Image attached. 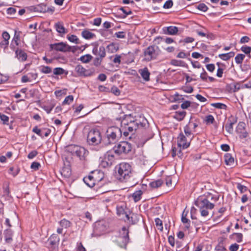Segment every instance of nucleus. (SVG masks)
<instances>
[{
    "label": "nucleus",
    "instance_id": "1",
    "mask_svg": "<svg viewBox=\"0 0 251 251\" xmlns=\"http://www.w3.org/2000/svg\"><path fill=\"white\" fill-rule=\"evenodd\" d=\"M220 195L217 192H208L199 197L195 201V204L199 209L201 217L209 218L213 215L212 210L219 200Z\"/></svg>",
    "mask_w": 251,
    "mask_h": 251
},
{
    "label": "nucleus",
    "instance_id": "2",
    "mask_svg": "<svg viewBox=\"0 0 251 251\" xmlns=\"http://www.w3.org/2000/svg\"><path fill=\"white\" fill-rule=\"evenodd\" d=\"M148 123L146 119L141 115L133 116L132 115H126L121 121V129L124 135L126 137L129 132H132L137 129L143 127Z\"/></svg>",
    "mask_w": 251,
    "mask_h": 251
},
{
    "label": "nucleus",
    "instance_id": "3",
    "mask_svg": "<svg viewBox=\"0 0 251 251\" xmlns=\"http://www.w3.org/2000/svg\"><path fill=\"white\" fill-rule=\"evenodd\" d=\"M116 176L121 181L128 179L131 175V166L127 163L123 162L116 167Z\"/></svg>",
    "mask_w": 251,
    "mask_h": 251
},
{
    "label": "nucleus",
    "instance_id": "4",
    "mask_svg": "<svg viewBox=\"0 0 251 251\" xmlns=\"http://www.w3.org/2000/svg\"><path fill=\"white\" fill-rule=\"evenodd\" d=\"M122 132V129L117 126L109 127L106 133V137L105 139V144L110 145L115 143L121 137Z\"/></svg>",
    "mask_w": 251,
    "mask_h": 251
},
{
    "label": "nucleus",
    "instance_id": "5",
    "mask_svg": "<svg viewBox=\"0 0 251 251\" xmlns=\"http://www.w3.org/2000/svg\"><path fill=\"white\" fill-rule=\"evenodd\" d=\"M69 150L73 155L78 157L80 160H85L88 153L84 148L74 145L69 146Z\"/></svg>",
    "mask_w": 251,
    "mask_h": 251
},
{
    "label": "nucleus",
    "instance_id": "6",
    "mask_svg": "<svg viewBox=\"0 0 251 251\" xmlns=\"http://www.w3.org/2000/svg\"><path fill=\"white\" fill-rule=\"evenodd\" d=\"M117 156H119L122 153H127L131 151L132 145L127 142H121L115 146L113 149Z\"/></svg>",
    "mask_w": 251,
    "mask_h": 251
},
{
    "label": "nucleus",
    "instance_id": "7",
    "mask_svg": "<svg viewBox=\"0 0 251 251\" xmlns=\"http://www.w3.org/2000/svg\"><path fill=\"white\" fill-rule=\"evenodd\" d=\"M128 233V230L126 227H123L122 231H120V236L115 240V242L121 248H126L129 240Z\"/></svg>",
    "mask_w": 251,
    "mask_h": 251
},
{
    "label": "nucleus",
    "instance_id": "8",
    "mask_svg": "<svg viewBox=\"0 0 251 251\" xmlns=\"http://www.w3.org/2000/svg\"><path fill=\"white\" fill-rule=\"evenodd\" d=\"M101 141V136L99 130H90L87 135V142L91 145H98Z\"/></svg>",
    "mask_w": 251,
    "mask_h": 251
},
{
    "label": "nucleus",
    "instance_id": "9",
    "mask_svg": "<svg viewBox=\"0 0 251 251\" xmlns=\"http://www.w3.org/2000/svg\"><path fill=\"white\" fill-rule=\"evenodd\" d=\"M118 156L113 149L107 151L104 154L103 160L101 162V166L104 168L111 166Z\"/></svg>",
    "mask_w": 251,
    "mask_h": 251
},
{
    "label": "nucleus",
    "instance_id": "10",
    "mask_svg": "<svg viewBox=\"0 0 251 251\" xmlns=\"http://www.w3.org/2000/svg\"><path fill=\"white\" fill-rule=\"evenodd\" d=\"M192 139L187 137L183 133H180L177 139V146L180 148L179 152L181 153V149L188 148L190 145Z\"/></svg>",
    "mask_w": 251,
    "mask_h": 251
},
{
    "label": "nucleus",
    "instance_id": "11",
    "mask_svg": "<svg viewBox=\"0 0 251 251\" xmlns=\"http://www.w3.org/2000/svg\"><path fill=\"white\" fill-rule=\"evenodd\" d=\"M158 47L150 46L144 51L145 59L149 61L156 58L158 55Z\"/></svg>",
    "mask_w": 251,
    "mask_h": 251
},
{
    "label": "nucleus",
    "instance_id": "12",
    "mask_svg": "<svg viewBox=\"0 0 251 251\" xmlns=\"http://www.w3.org/2000/svg\"><path fill=\"white\" fill-rule=\"evenodd\" d=\"M75 71L79 76H89L92 75L94 74V71L86 70L81 65H76Z\"/></svg>",
    "mask_w": 251,
    "mask_h": 251
},
{
    "label": "nucleus",
    "instance_id": "13",
    "mask_svg": "<svg viewBox=\"0 0 251 251\" xmlns=\"http://www.w3.org/2000/svg\"><path fill=\"white\" fill-rule=\"evenodd\" d=\"M34 11L38 12L52 13L54 11L53 6L47 7L46 4L41 3L34 7Z\"/></svg>",
    "mask_w": 251,
    "mask_h": 251
},
{
    "label": "nucleus",
    "instance_id": "14",
    "mask_svg": "<svg viewBox=\"0 0 251 251\" xmlns=\"http://www.w3.org/2000/svg\"><path fill=\"white\" fill-rule=\"evenodd\" d=\"M51 47L54 50L62 52H67L71 50V47L62 42L51 45Z\"/></svg>",
    "mask_w": 251,
    "mask_h": 251
},
{
    "label": "nucleus",
    "instance_id": "15",
    "mask_svg": "<svg viewBox=\"0 0 251 251\" xmlns=\"http://www.w3.org/2000/svg\"><path fill=\"white\" fill-rule=\"evenodd\" d=\"M20 42V33L15 30L14 36L11 41L10 45V48L13 50H16L18 49L17 47L19 46Z\"/></svg>",
    "mask_w": 251,
    "mask_h": 251
},
{
    "label": "nucleus",
    "instance_id": "16",
    "mask_svg": "<svg viewBox=\"0 0 251 251\" xmlns=\"http://www.w3.org/2000/svg\"><path fill=\"white\" fill-rule=\"evenodd\" d=\"M126 217L127 222L132 225L137 224L139 220V216L132 212H129L128 214L126 213Z\"/></svg>",
    "mask_w": 251,
    "mask_h": 251
},
{
    "label": "nucleus",
    "instance_id": "17",
    "mask_svg": "<svg viewBox=\"0 0 251 251\" xmlns=\"http://www.w3.org/2000/svg\"><path fill=\"white\" fill-rule=\"evenodd\" d=\"M163 31L165 34L174 35L177 34L178 31V29L176 26H170L168 27H164L163 28Z\"/></svg>",
    "mask_w": 251,
    "mask_h": 251
},
{
    "label": "nucleus",
    "instance_id": "18",
    "mask_svg": "<svg viewBox=\"0 0 251 251\" xmlns=\"http://www.w3.org/2000/svg\"><path fill=\"white\" fill-rule=\"evenodd\" d=\"M139 73L141 75L143 79L146 82L149 81L150 79V73L147 67L140 69L138 70Z\"/></svg>",
    "mask_w": 251,
    "mask_h": 251
},
{
    "label": "nucleus",
    "instance_id": "19",
    "mask_svg": "<svg viewBox=\"0 0 251 251\" xmlns=\"http://www.w3.org/2000/svg\"><path fill=\"white\" fill-rule=\"evenodd\" d=\"M50 245L52 247L57 246L59 242V238L56 234H52L48 240Z\"/></svg>",
    "mask_w": 251,
    "mask_h": 251
},
{
    "label": "nucleus",
    "instance_id": "20",
    "mask_svg": "<svg viewBox=\"0 0 251 251\" xmlns=\"http://www.w3.org/2000/svg\"><path fill=\"white\" fill-rule=\"evenodd\" d=\"M16 57L19 60L22 61L26 60L27 58V55L24 51L20 49H17L15 50Z\"/></svg>",
    "mask_w": 251,
    "mask_h": 251
},
{
    "label": "nucleus",
    "instance_id": "21",
    "mask_svg": "<svg viewBox=\"0 0 251 251\" xmlns=\"http://www.w3.org/2000/svg\"><path fill=\"white\" fill-rule=\"evenodd\" d=\"M55 28L58 33L60 34H65L67 33L68 30L64 26L63 24L61 22H58L55 24Z\"/></svg>",
    "mask_w": 251,
    "mask_h": 251
},
{
    "label": "nucleus",
    "instance_id": "22",
    "mask_svg": "<svg viewBox=\"0 0 251 251\" xmlns=\"http://www.w3.org/2000/svg\"><path fill=\"white\" fill-rule=\"evenodd\" d=\"M61 174L62 176L66 178L69 177L72 174L70 167L69 166H65L63 167L61 171Z\"/></svg>",
    "mask_w": 251,
    "mask_h": 251
},
{
    "label": "nucleus",
    "instance_id": "23",
    "mask_svg": "<svg viewBox=\"0 0 251 251\" xmlns=\"http://www.w3.org/2000/svg\"><path fill=\"white\" fill-rule=\"evenodd\" d=\"M235 55V53L233 51H230L226 53H223L219 54L218 56L221 59L226 61L230 58L233 57Z\"/></svg>",
    "mask_w": 251,
    "mask_h": 251
},
{
    "label": "nucleus",
    "instance_id": "24",
    "mask_svg": "<svg viewBox=\"0 0 251 251\" xmlns=\"http://www.w3.org/2000/svg\"><path fill=\"white\" fill-rule=\"evenodd\" d=\"M163 181L161 179H158L150 183V186L152 189H156L160 187L163 184Z\"/></svg>",
    "mask_w": 251,
    "mask_h": 251
},
{
    "label": "nucleus",
    "instance_id": "25",
    "mask_svg": "<svg viewBox=\"0 0 251 251\" xmlns=\"http://www.w3.org/2000/svg\"><path fill=\"white\" fill-rule=\"evenodd\" d=\"M81 35L86 39H92L95 36L94 33L87 30H83L81 33Z\"/></svg>",
    "mask_w": 251,
    "mask_h": 251
},
{
    "label": "nucleus",
    "instance_id": "26",
    "mask_svg": "<svg viewBox=\"0 0 251 251\" xmlns=\"http://www.w3.org/2000/svg\"><path fill=\"white\" fill-rule=\"evenodd\" d=\"M184 131L185 133V135L188 137L189 138H190L191 139H192L194 136L192 135V132L193 130L190 128V127L189 126H186L184 127Z\"/></svg>",
    "mask_w": 251,
    "mask_h": 251
},
{
    "label": "nucleus",
    "instance_id": "27",
    "mask_svg": "<svg viewBox=\"0 0 251 251\" xmlns=\"http://www.w3.org/2000/svg\"><path fill=\"white\" fill-rule=\"evenodd\" d=\"M225 161L227 165H231L234 163V158L229 153H226L225 155Z\"/></svg>",
    "mask_w": 251,
    "mask_h": 251
},
{
    "label": "nucleus",
    "instance_id": "28",
    "mask_svg": "<svg viewBox=\"0 0 251 251\" xmlns=\"http://www.w3.org/2000/svg\"><path fill=\"white\" fill-rule=\"evenodd\" d=\"M92 59V56L89 54H85L84 55L81 56L79 60H80L83 63H87L89 62L91 59Z\"/></svg>",
    "mask_w": 251,
    "mask_h": 251
},
{
    "label": "nucleus",
    "instance_id": "29",
    "mask_svg": "<svg viewBox=\"0 0 251 251\" xmlns=\"http://www.w3.org/2000/svg\"><path fill=\"white\" fill-rule=\"evenodd\" d=\"M142 194L143 193L141 190L136 191L133 194L132 197L135 202L140 200Z\"/></svg>",
    "mask_w": 251,
    "mask_h": 251
},
{
    "label": "nucleus",
    "instance_id": "30",
    "mask_svg": "<svg viewBox=\"0 0 251 251\" xmlns=\"http://www.w3.org/2000/svg\"><path fill=\"white\" fill-rule=\"evenodd\" d=\"M171 64L175 66H182L184 67L185 63L182 60H178L176 59H173L171 61Z\"/></svg>",
    "mask_w": 251,
    "mask_h": 251
},
{
    "label": "nucleus",
    "instance_id": "31",
    "mask_svg": "<svg viewBox=\"0 0 251 251\" xmlns=\"http://www.w3.org/2000/svg\"><path fill=\"white\" fill-rule=\"evenodd\" d=\"M118 49L117 46L114 43L109 44L107 46V50L108 52L110 53H113L116 52Z\"/></svg>",
    "mask_w": 251,
    "mask_h": 251
},
{
    "label": "nucleus",
    "instance_id": "32",
    "mask_svg": "<svg viewBox=\"0 0 251 251\" xmlns=\"http://www.w3.org/2000/svg\"><path fill=\"white\" fill-rule=\"evenodd\" d=\"M185 115H186V112L185 111H178V112H176L175 117L178 121H181L184 119V118L185 116Z\"/></svg>",
    "mask_w": 251,
    "mask_h": 251
},
{
    "label": "nucleus",
    "instance_id": "33",
    "mask_svg": "<svg viewBox=\"0 0 251 251\" xmlns=\"http://www.w3.org/2000/svg\"><path fill=\"white\" fill-rule=\"evenodd\" d=\"M97 55H99L100 56L99 58L102 59L106 55L105 49L103 46L100 47L99 49V51Z\"/></svg>",
    "mask_w": 251,
    "mask_h": 251
},
{
    "label": "nucleus",
    "instance_id": "34",
    "mask_svg": "<svg viewBox=\"0 0 251 251\" xmlns=\"http://www.w3.org/2000/svg\"><path fill=\"white\" fill-rule=\"evenodd\" d=\"M155 40H158L159 41H164L166 44H171L174 42V40L170 38V37H167L166 38H164L161 37H157L155 38Z\"/></svg>",
    "mask_w": 251,
    "mask_h": 251
},
{
    "label": "nucleus",
    "instance_id": "35",
    "mask_svg": "<svg viewBox=\"0 0 251 251\" xmlns=\"http://www.w3.org/2000/svg\"><path fill=\"white\" fill-rule=\"evenodd\" d=\"M60 225L65 228H67L70 226H71V223L69 221L63 219L62 220H61L59 222Z\"/></svg>",
    "mask_w": 251,
    "mask_h": 251
},
{
    "label": "nucleus",
    "instance_id": "36",
    "mask_svg": "<svg viewBox=\"0 0 251 251\" xmlns=\"http://www.w3.org/2000/svg\"><path fill=\"white\" fill-rule=\"evenodd\" d=\"M211 105L215 108L220 109H226V105L222 103H212L211 104Z\"/></svg>",
    "mask_w": 251,
    "mask_h": 251
},
{
    "label": "nucleus",
    "instance_id": "37",
    "mask_svg": "<svg viewBox=\"0 0 251 251\" xmlns=\"http://www.w3.org/2000/svg\"><path fill=\"white\" fill-rule=\"evenodd\" d=\"M186 214H184V211L182 213L181 221L183 223L186 224L185 227L189 228L190 226V220L186 218Z\"/></svg>",
    "mask_w": 251,
    "mask_h": 251
},
{
    "label": "nucleus",
    "instance_id": "38",
    "mask_svg": "<svg viewBox=\"0 0 251 251\" xmlns=\"http://www.w3.org/2000/svg\"><path fill=\"white\" fill-rule=\"evenodd\" d=\"M245 57L243 54H238L235 57V60L237 64H241Z\"/></svg>",
    "mask_w": 251,
    "mask_h": 251
},
{
    "label": "nucleus",
    "instance_id": "39",
    "mask_svg": "<svg viewBox=\"0 0 251 251\" xmlns=\"http://www.w3.org/2000/svg\"><path fill=\"white\" fill-rule=\"evenodd\" d=\"M155 223L158 229L162 231L163 228L162 221L159 218H157L155 219Z\"/></svg>",
    "mask_w": 251,
    "mask_h": 251
},
{
    "label": "nucleus",
    "instance_id": "40",
    "mask_svg": "<svg viewBox=\"0 0 251 251\" xmlns=\"http://www.w3.org/2000/svg\"><path fill=\"white\" fill-rule=\"evenodd\" d=\"M0 119L3 122L4 125H8L9 117L6 115L0 113Z\"/></svg>",
    "mask_w": 251,
    "mask_h": 251
},
{
    "label": "nucleus",
    "instance_id": "41",
    "mask_svg": "<svg viewBox=\"0 0 251 251\" xmlns=\"http://www.w3.org/2000/svg\"><path fill=\"white\" fill-rule=\"evenodd\" d=\"M215 121L214 117L211 115H209L205 117V122L206 124H213Z\"/></svg>",
    "mask_w": 251,
    "mask_h": 251
},
{
    "label": "nucleus",
    "instance_id": "42",
    "mask_svg": "<svg viewBox=\"0 0 251 251\" xmlns=\"http://www.w3.org/2000/svg\"><path fill=\"white\" fill-rule=\"evenodd\" d=\"M73 100H74V97L73 96H72V95L68 96L65 99V100L63 101V104H70L73 101Z\"/></svg>",
    "mask_w": 251,
    "mask_h": 251
},
{
    "label": "nucleus",
    "instance_id": "43",
    "mask_svg": "<svg viewBox=\"0 0 251 251\" xmlns=\"http://www.w3.org/2000/svg\"><path fill=\"white\" fill-rule=\"evenodd\" d=\"M241 50L245 53L249 54V56H250V54L251 51V47L247 46H242L241 48Z\"/></svg>",
    "mask_w": 251,
    "mask_h": 251
},
{
    "label": "nucleus",
    "instance_id": "44",
    "mask_svg": "<svg viewBox=\"0 0 251 251\" xmlns=\"http://www.w3.org/2000/svg\"><path fill=\"white\" fill-rule=\"evenodd\" d=\"M67 39L71 42L77 43L78 39L76 36L74 35H68Z\"/></svg>",
    "mask_w": 251,
    "mask_h": 251
},
{
    "label": "nucleus",
    "instance_id": "45",
    "mask_svg": "<svg viewBox=\"0 0 251 251\" xmlns=\"http://www.w3.org/2000/svg\"><path fill=\"white\" fill-rule=\"evenodd\" d=\"M40 71L42 73L47 74L51 72V69L49 66H42Z\"/></svg>",
    "mask_w": 251,
    "mask_h": 251
},
{
    "label": "nucleus",
    "instance_id": "46",
    "mask_svg": "<svg viewBox=\"0 0 251 251\" xmlns=\"http://www.w3.org/2000/svg\"><path fill=\"white\" fill-rule=\"evenodd\" d=\"M235 236V239L238 243H240L242 241L243 234L241 233H235L233 234Z\"/></svg>",
    "mask_w": 251,
    "mask_h": 251
},
{
    "label": "nucleus",
    "instance_id": "47",
    "mask_svg": "<svg viewBox=\"0 0 251 251\" xmlns=\"http://www.w3.org/2000/svg\"><path fill=\"white\" fill-rule=\"evenodd\" d=\"M64 72V70L61 68H55L53 70V74L55 75H61Z\"/></svg>",
    "mask_w": 251,
    "mask_h": 251
},
{
    "label": "nucleus",
    "instance_id": "48",
    "mask_svg": "<svg viewBox=\"0 0 251 251\" xmlns=\"http://www.w3.org/2000/svg\"><path fill=\"white\" fill-rule=\"evenodd\" d=\"M195 31L197 33V34L200 36H201L203 37L207 36V32L205 29H204V30H200L199 29H197L195 30Z\"/></svg>",
    "mask_w": 251,
    "mask_h": 251
},
{
    "label": "nucleus",
    "instance_id": "49",
    "mask_svg": "<svg viewBox=\"0 0 251 251\" xmlns=\"http://www.w3.org/2000/svg\"><path fill=\"white\" fill-rule=\"evenodd\" d=\"M110 91L115 96H119L120 95V91L116 86H113Z\"/></svg>",
    "mask_w": 251,
    "mask_h": 251
},
{
    "label": "nucleus",
    "instance_id": "50",
    "mask_svg": "<svg viewBox=\"0 0 251 251\" xmlns=\"http://www.w3.org/2000/svg\"><path fill=\"white\" fill-rule=\"evenodd\" d=\"M202 73H201L200 75V77L202 80L207 81L208 77L207 74L204 68H202Z\"/></svg>",
    "mask_w": 251,
    "mask_h": 251
},
{
    "label": "nucleus",
    "instance_id": "51",
    "mask_svg": "<svg viewBox=\"0 0 251 251\" xmlns=\"http://www.w3.org/2000/svg\"><path fill=\"white\" fill-rule=\"evenodd\" d=\"M233 123H229V124H227L225 126V128L226 130L228 132V133H231L233 131Z\"/></svg>",
    "mask_w": 251,
    "mask_h": 251
},
{
    "label": "nucleus",
    "instance_id": "52",
    "mask_svg": "<svg viewBox=\"0 0 251 251\" xmlns=\"http://www.w3.org/2000/svg\"><path fill=\"white\" fill-rule=\"evenodd\" d=\"M117 213L119 216H121L124 214L126 215V213H127L125 211V210L122 206H118L117 207Z\"/></svg>",
    "mask_w": 251,
    "mask_h": 251
},
{
    "label": "nucleus",
    "instance_id": "53",
    "mask_svg": "<svg viewBox=\"0 0 251 251\" xmlns=\"http://www.w3.org/2000/svg\"><path fill=\"white\" fill-rule=\"evenodd\" d=\"M32 131L34 132L35 133L37 134L39 136H41V137H43V135L42 134V130L38 128L37 126L34 127V128L32 129Z\"/></svg>",
    "mask_w": 251,
    "mask_h": 251
},
{
    "label": "nucleus",
    "instance_id": "54",
    "mask_svg": "<svg viewBox=\"0 0 251 251\" xmlns=\"http://www.w3.org/2000/svg\"><path fill=\"white\" fill-rule=\"evenodd\" d=\"M173 2L172 0H168L164 4L163 8L165 9L170 8L172 7Z\"/></svg>",
    "mask_w": 251,
    "mask_h": 251
},
{
    "label": "nucleus",
    "instance_id": "55",
    "mask_svg": "<svg viewBox=\"0 0 251 251\" xmlns=\"http://www.w3.org/2000/svg\"><path fill=\"white\" fill-rule=\"evenodd\" d=\"M197 7H198V9H199L201 11H202L203 12L206 11L208 9L207 6L204 3L199 4Z\"/></svg>",
    "mask_w": 251,
    "mask_h": 251
},
{
    "label": "nucleus",
    "instance_id": "56",
    "mask_svg": "<svg viewBox=\"0 0 251 251\" xmlns=\"http://www.w3.org/2000/svg\"><path fill=\"white\" fill-rule=\"evenodd\" d=\"M102 59L99 57L95 58L93 61V64L96 67L99 66L101 64Z\"/></svg>",
    "mask_w": 251,
    "mask_h": 251
},
{
    "label": "nucleus",
    "instance_id": "57",
    "mask_svg": "<svg viewBox=\"0 0 251 251\" xmlns=\"http://www.w3.org/2000/svg\"><path fill=\"white\" fill-rule=\"evenodd\" d=\"M8 45H9V41H6L5 40H2L0 43V47L1 48L3 49L4 50L7 49Z\"/></svg>",
    "mask_w": 251,
    "mask_h": 251
},
{
    "label": "nucleus",
    "instance_id": "58",
    "mask_svg": "<svg viewBox=\"0 0 251 251\" xmlns=\"http://www.w3.org/2000/svg\"><path fill=\"white\" fill-rule=\"evenodd\" d=\"M2 37L3 40L9 41L10 36L9 34L7 31H4L2 34Z\"/></svg>",
    "mask_w": 251,
    "mask_h": 251
},
{
    "label": "nucleus",
    "instance_id": "59",
    "mask_svg": "<svg viewBox=\"0 0 251 251\" xmlns=\"http://www.w3.org/2000/svg\"><path fill=\"white\" fill-rule=\"evenodd\" d=\"M115 36L118 38H126V33L123 31H120L115 33Z\"/></svg>",
    "mask_w": 251,
    "mask_h": 251
},
{
    "label": "nucleus",
    "instance_id": "60",
    "mask_svg": "<svg viewBox=\"0 0 251 251\" xmlns=\"http://www.w3.org/2000/svg\"><path fill=\"white\" fill-rule=\"evenodd\" d=\"M40 167V164L39 163L37 162H33L31 165V168L34 169L35 170H38L39 167Z\"/></svg>",
    "mask_w": 251,
    "mask_h": 251
},
{
    "label": "nucleus",
    "instance_id": "61",
    "mask_svg": "<svg viewBox=\"0 0 251 251\" xmlns=\"http://www.w3.org/2000/svg\"><path fill=\"white\" fill-rule=\"evenodd\" d=\"M186 126H189L190 127V128L192 129L193 131H195V128L198 126V125L197 123L192 122H189V124Z\"/></svg>",
    "mask_w": 251,
    "mask_h": 251
},
{
    "label": "nucleus",
    "instance_id": "62",
    "mask_svg": "<svg viewBox=\"0 0 251 251\" xmlns=\"http://www.w3.org/2000/svg\"><path fill=\"white\" fill-rule=\"evenodd\" d=\"M239 246L238 244L235 243V244H232L229 247V249L230 251H237L239 249Z\"/></svg>",
    "mask_w": 251,
    "mask_h": 251
},
{
    "label": "nucleus",
    "instance_id": "63",
    "mask_svg": "<svg viewBox=\"0 0 251 251\" xmlns=\"http://www.w3.org/2000/svg\"><path fill=\"white\" fill-rule=\"evenodd\" d=\"M38 154V152L36 151H31L27 155V157L29 159H32L35 157Z\"/></svg>",
    "mask_w": 251,
    "mask_h": 251
},
{
    "label": "nucleus",
    "instance_id": "64",
    "mask_svg": "<svg viewBox=\"0 0 251 251\" xmlns=\"http://www.w3.org/2000/svg\"><path fill=\"white\" fill-rule=\"evenodd\" d=\"M237 188L242 192L244 193L247 190V187L241 185V184H238Z\"/></svg>",
    "mask_w": 251,
    "mask_h": 251
}]
</instances>
